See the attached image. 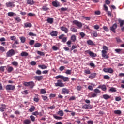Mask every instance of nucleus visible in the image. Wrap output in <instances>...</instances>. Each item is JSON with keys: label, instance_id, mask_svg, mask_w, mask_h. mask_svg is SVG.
<instances>
[{"label": "nucleus", "instance_id": "a19ab883", "mask_svg": "<svg viewBox=\"0 0 124 124\" xmlns=\"http://www.w3.org/2000/svg\"><path fill=\"white\" fill-rule=\"evenodd\" d=\"M38 55H40V56H45V53L42 51H37Z\"/></svg>", "mask_w": 124, "mask_h": 124}, {"label": "nucleus", "instance_id": "603ef678", "mask_svg": "<svg viewBox=\"0 0 124 124\" xmlns=\"http://www.w3.org/2000/svg\"><path fill=\"white\" fill-rule=\"evenodd\" d=\"M54 119H56V120H62V117H61L58 116L54 115Z\"/></svg>", "mask_w": 124, "mask_h": 124}, {"label": "nucleus", "instance_id": "1a4fd4ad", "mask_svg": "<svg viewBox=\"0 0 124 124\" xmlns=\"http://www.w3.org/2000/svg\"><path fill=\"white\" fill-rule=\"evenodd\" d=\"M102 57L104 58V59H108L109 57H108V55H107V51H105V50H102Z\"/></svg>", "mask_w": 124, "mask_h": 124}, {"label": "nucleus", "instance_id": "9b49d317", "mask_svg": "<svg viewBox=\"0 0 124 124\" xmlns=\"http://www.w3.org/2000/svg\"><path fill=\"white\" fill-rule=\"evenodd\" d=\"M117 24H114L112 27H110V30L112 32H114L115 33V32H116V29H117Z\"/></svg>", "mask_w": 124, "mask_h": 124}, {"label": "nucleus", "instance_id": "bb28decb", "mask_svg": "<svg viewBox=\"0 0 124 124\" xmlns=\"http://www.w3.org/2000/svg\"><path fill=\"white\" fill-rule=\"evenodd\" d=\"M87 43L88 44V45H94V44L93 43V42L92 41V40H89L87 41Z\"/></svg>", "mask_w": 124, "mask_h": 124}, {"label": "nucleus", "instance_id": "f3484780", "mask_svg": "<svg viewBox=\"0 0 124 124\" xmlns=\"http://www.w3.org/2000/svg\"><path fill=\"white\" fill-rule=\"evenodd\" d=\"M42 10H43V11H48V10H50V8L48 7V4H45L42 7Z\"/></svg>", "mask_w": 124, "mask_h": 124}, {"label": "nucleus", "instance_id": "58836bf2", "mask_svg": "<svg viewBox=\"0 0 124 124\" xmlns=\"http://www.w3.org/2000/svg\"><path fill=\"white\" fill-rule=\"evenodd\" d=\"M84 73L85 74H91V71L89 69H86L84 71Z\"/></svg>", "mask_w": 124, "mask_h": 124}, {"label": "nucleus", "instance_id": "052dcab7", "mask_svg": "<svg viewBox=\"0 0 124 124\" xmlns=\"http://www.w3.org/2000/svg\"><path fill=\"white\" fill-rule=\"evenodd\" d=\"M64 68H65V67H64V66H61L60 68H59V70L60 71H62L63 70H64Z\"/></svg>", "mask_w": 124, "mask_h": 124}, {"label": "nucleus", "instance_id": "ea45409f", "mask_svg": "<svg viewBox=\"0 0 124 124\" xmlns=\"http://www.w3.org/2000/svg\"><path fill=\"white\" fill-rule=\"evenodd\" d=\"M62 79L63 80L64 82H66L68 80V77H64L62 76Z\"/></svg>", "mask_w": 124, "mask_h": 124}, {"label": "nucleus", "instance_id": "6ab92c4d", "mask_svg": "<svg viewBox=\"0 0 124 124\" xmlns=\"http://www.w3.org/2000/svg\"><path fill=\"white\" fill-rule=\"evenodd\" d=\"M95 76H96V73H93L89 76V79H93L95 78Z\"/></svg>", "mask_w": 124, "mask_h": 124}, {"label": "nucleus", "instance_id": "9d476101", "mask_svg": "<svg viewBox=\"0 0 124 124\" xmlns=\"http://www.w3.org/2000/svg\"><path fill=\"white\" fill-rule=\"evenodd\" d=\"M86 53H87L89 54L90 56V57H92V58H95L96 57V54L90 51V50H86Z\"/></svg>", "mask_w": 124, "mask_h": 124}, {"label": "nucleus", "instance_id": "09e8293b", "mask_svg": "<svg viewBox=\"0 0 124 124\" xmlns=\"http://www.w3.org/2000/svg\"><path fill=\"white\" fill-rule=\"evenodd\" d=\"M15 20L16 21H17V22L18 23H20V22H21V21H22V19H21V18H20V17H16V18H15Z\"/></svg>", "mask_w": 124, "mask_h": 124}, {"label": "nucleus", "instance_id": "473e14b6", "mask_svg": "<svg viewBox=\"0 0 124 124\" xmlns=\"http://www.w3.org/2000/svg\"><path fill=\"white\" fill-rule=\"evenodd\" d=\"M41 44H40V43H36V44H35L34 47H35V48H39V47H40V46H41Z\"/></svg>", "mask_w": 124, "mask_h": 124}, {"label": "nucleus", "instance_id": "f704fd0d", "mask_svg": "<svg viewBox=\"0 0 124 124\" xmlns=\"http://www.w3.org/2000/svg\"><path fill=\"white\" fill-rule=\"evenodd\" d=\"M92 34L93 36H94V37H97L98 36V34H97V32L96 31H92Z\"/></svg>", "mask_w": 124, "mask_h": 124}, {"label": "nucleus", "instance_id": "b1692460", "mask_svg": "<svg viewBox=\"0 0 124 124\" xmlns=\"http://www.w3.org/2000/svg\"><path fill=\"white\" fill-rule=\"evenodd\" d=\"M118 22L120 23V27H123V26H124V20H123L121 19H118Z\"/></svg>", "mask_w": 124, "mask_h": 124}, {"label": "nucleus", "instance_id": "dca6fc26", "mask_svg": "<svg viewBox=\"0 0 124 124\" xmlns=\"http://www.w3.org/2000/svg\"><path fill=\"white\" fill-rule=\"evenodd\" d=\"M34 79L37 81H41V80L43 79V76H35L34 77Z\"/></svg>", "mask_w": 124, "mask_h": 124}, {"label": "nucleus", "instance_id": "4be33fe9", "mask_svg": "<svg viewBox=\"0 0 124 124\" xmlns=\"http://www.w3.org/2000/svg\"><path fill=\"white\" fill-rule=\"evenodd\" d=\"M47 23L49 24H53V22H54V18H48L47 19Z\"/></svg>", "mask_w": 124, "mask_h": 124}, {"label": "nucleus", "instance_id": "e433bc0d", "mask_svg": "<svg viewBox=\"0 0 124 124\" xmlns=\"http://www.w3.org/2000/svg\"><path fill=\"white\" fill-rule=\"evenodd\" d=\"M35 110V107L34 106H32L29 108V111L31 112H33Z\"/></svg>", "mask_w": 124, "mask_h": 124}, {"label": "nucleus", "instance_id": "bf43d9fd", "mask_svg": "<svg viewBox=\"0 0 124 124\" xmlns=\"http://www.w3.org/2000/svg\"><path fill=\"white\" fill-rule=\"evenodd\" d=\"M0 50L1 51V52H5V49L4 48V47L2 46H0Z\"/></svg>", "mask_w": 124, "mask_h": 124}, {"label": "nucleus", "instance_id": "72a5a7b5", "mask_svg": "<svg viewBox=\"0 0 124 124\" xmlns=\"http://www.w3.org/2000/svg\"><path fill=\"white\" fill-rule=\"evenodd\" d=\"M114 114H116V115H121L122 114V111L120 110H115L114 111Z\"/></svg>", "mask_w": 124, "mask_h": 124}, {"label": "nucleus", "instance_id": "39448f33", "mask_svg": "<svg viewBox=\"0 0 124 124\" xmlns=\"http://www.w3.org/2000/svg\"><path fill=\"white\" fill-rule=\"evenodd\" d=\"M73 23L76 25V26H77L78 28H82V23H81L80 21H78V20H74L73 21Z\"/></svg>", "mask_w": 124, "mask_h": 124}, {"label": "nucleus", "instance_id": "f8f14e48", "mask_svg": "<svg viewBox=\"0 0 124 124\" xmlns=\"http://www.w3.org/2000/svg\"><path fill=\"white\" fill-rule=\"evenodd\" d=\"M60 30L62 31H64L65 33H67L68 32V29L66 27H64L63 26H62L60 27Z\"/></svg>", "mask_w": 124, "mask_h": 124}, {"label": "nucleus", "instance_id": "4c0bfd02", "mask_svg": "<svg viewBox=\"0 0 124 124\" xmlns=\"http://www.w3.org/2000/svg\"><path fill=\"white\" fill-rule=\"evenodd\" d=\"M11 64L14 65V66H18V64H19L16 61H13Z\"/></svg>", "mask_w": 124, "mask_h": 124}, {"label": "nucleus", "instance_id": "3c124183", "mask_svg": "<svg viewBox=\"0 0 124 124\" xmlns=\"http://www.w3.org/2000/svg\"><path fill=\"white\" fill-rule=\"evenodd\" d=\"M104 78L105 80H109V79H110V77L108 75H105L104 76Z\"/></svg>", "mask_w": 124, "mask_h": 124}, {"label": "nucleus", "instance_id": "0e129e2a", "mask_svg": "<svg viewBox=\"0 0 124 124\" xmlns=\"http://www.w3.org/2000/svg\"><path fill=\"white\" fill-rule=\"evenodd\" d=\"M29 35L30 36H36V34L33 33L32 32H29Z\"/></svg>", "mask_w": 124, "mask_h": 124}, {"label": "nucleus", "instance_id": "338daca9", "mask_svg": "<svg viewBox=\"0 0 124 124\" xmlns=\"http://www.w3.org/2000/svg\"><path fill=\"white\" fill-rule=\"evenodd\" d=\"M41 93H42V94H44L46 93V91H45V90L44 89H41Z\"/></svg>", "mask_w": 124, "mask_h": 124}, {"label": "nucleus", "instance_id": "37998d69", "mask_svg": "<svg viewBox=\"0 0 124 124\" xmlns=\"http://www.w3.org/2000/svg\"><path fill=\"white\" fill-rule=\"evenodd\" d=\"M42 97L44 101H48V97L47 96L42 95Z\"/></svg>", "mask_w": 124, "mask_h": 124}, {"label": "nucleus", "instance_id": "774afa93", "mask_svg": "<svg viewBox=\"0 0 124 124\" xmlns=\"http://www.w3.org/2000/svg\"><path fill=\"white\" fill-rule=\"evenodd\" d=\"M60 10H61V11H66V10H67V8L62 7L60 9Z\"/></svg>", "mask_w": 124, "mask_h": 124}, {"label": "nucleus", "instance_id": "cd10ccee", "mask_svg": "<svg viewBox=\"0 0 124 124\" xmlns=\"http://www.w3.org/2000/svg\"><path fill=\"white\" fill-rule=\"evenodd\" d=\"M38 66H39V67H40V68H41V69H47V66H46V65H39Z\"/></svg>", "mask_w": 124, "mask_h": 124}, {"label": "nucleus", "instance_id": "c03bdc74", "mask_svg": "<svg viewBox=\"0 0 124 124\" xmlns=\"http://www.w3.org/2000/svg\"><path fill=\"white\" fill-rule=\"evenodd\" d=\"M79 35H80L81 37H82V38H84V37H85V36H86V34H85L84 32H81L79 33Z\"/></svg>", "mask_w": 124, "mask_h": 124}, {"label": "nucleus", "instance_id": "8fccbe9b", "mask_svg": "<svg viewBox=\"0 0 124 124\" xmlns=\"http://www.w3.org/2000/svg\"><path fill=\"white\" fill-rule=\"evenodd\" d=\"M109 91L110 92H112V93H114L115 92H117V90H116V88L111 87Z\"/></svg>", "mask_w": 124, "mask_h": 124}, {"label": "nucleus", "instance_id": "6e6d98bb", "mask_svg": "<svg viewBox=\"0 0 124 124\" xmlns=\"http://www.w3.org/2000/svg\"><path fill=\"white\" fill-rule=\"evenodd\" d=\"M16 44H19V40H16L15 41L14 44L13 45V47H15Z\"/></svg>", "mask_w": 124, "mask_h": 124}, {"label": "nucleus", "instance_id": "412c9836", "mask_svg": "<svg viewBox=\"0 0 124 124\" xmlns=\"http://www.w3.org/2000/svg\"><path fill=\"white\" fill-rule=\"evenodd\" d=\"M103 98H104V99L107 100V99L111 98V96H109V95L108 94H104L103 95Z\"/></svg>", "mask_w": 124, "mask_h": 124}, {"label": "nucleus", "instance_id": "79ce46f5", "mask_svg": "<svg viewBox=\"0 0 124 124\" xmlns=\"http://www.w3.org/2000/svg\"><path fill=\"white\" fill-rule=\"evenodd\" d=\"M70 31H71L73 32H77V29L74 27L71 28Z\"/></svg>", "mask_w": 124, "mask_h": 124}, {"label": "nucleus", "instance_id": "2f4dec72", "mask_svg": "<svg viewBox=\"0 0 124 124\" xmlns=\"http://www.w3.org/2000/svg\"><path fill=\"white\" fill-rule=\"evenodd\" d=\"M24 26L26 28H29L32 27V25H31V23H24Z\"/></svg>", "mask_w": 124, "mask_h": 124}, {"label": "nucleus", "instance_id": "c756f323", "mask_svg": "<svg viewBox=\"0 0 124 124\" xmlns=\"http://www.w3.org/2000/svg\"><path fill=\"white\" fill-rule=\"evenodd\" d=\"M57 114L59 116H61V117H62L63 116V115H64V113H63V111L62 110L59 111L57 112Z\"/></svg>", "mask_w": 124, "mask_h": 124}, {"label": "nucleus", "instance_id": "c9c22d12", "mask_svg": "<svg viewBox=\"0 0 124 124\" xmlns=\"http://www.w3.org/2000/svg\"><path fill=\"white\" fill-rule=\"evenodd\" d=\"M109 49H108V47L106 46H103V50L102 51H105V52H107Z\"/></svg>", "mask_w": 124, "mask_h": 124}, {"label": "nucleus", "instance_id": "aec40b11", "mask_svg": "<svg viewBox=\"0 0 124 124\" xmlns=\"http://www.w3.org/2000/svg\"><path fill=\"white\" fill-rule=\"evenodd\" d=\"M50 35L51 36H57V35H58V31H53L51 32H50Z\"/></svg>", "mask_w": 124, "mask_h": 124}, {"label": "nucleus", "instance_id": "a878e982", "mask_svg": "<svg viewBox=\"0 0 124 124\" xmlns=\"http://www.w3.org/2000/svg\"><path fill=\"white\" fill-rule=\"evenodd\" d=\"M71 40L73 41V42H74L76 41V36L75 35H73L71 37Z\"/></svg>", "mask_w": 124, "mask_h": 124}, {"label": "nucleus", "instance_id": "6e6552de", "mask_svg": "<svg viewBox=\"0 0 124 124\" xmlns=\"http://www.w3.org/2000/svg\"><path fill=\"white\" fill-rule=\"evenodd\" d=\"M6 6L7 7H15V4H14V2L9 1L6 3Z\"/></svg>", "mask_w": 124, "mask_h": 124}, {"label": "nucleus", "instance_id": "20e7f679", "mask_svg": "<svg viewBox=\"0 0 124 124\" xmlns=\"http://www.w3.org/2000/svg\"><path fill=\"white\" fill-rule=\"evenodd\" d=\"M6 90L7 91H12L15 90V86L12 85H7L6 86Z\"/></svg>", "mask_w": 124, "mask_h": 124}, {"label": "nucleus", "instance_id": "7c9ffc66", "mask_svg": "<svg viewBox=\"0 0 124 124\" xmlns=\"http://www.w3.org/2000/svg\"><path fill=\"white\" fill-rule=\"evenodd\" d=\"M19 38L22 43H25V42H26V38H25V37H20Z\"/></svg>", "mask_w": 124, "mask_h": 124}, {"label": "nucleus", "instance_id": "2eb2a0df", "mask_svg": "<svg viewBox=\"0 0 124 124\" xmlns=\"http://www.w3.org/2000/svg\"><path fill=\"white\" fill-rule=\"evenodd\" d=\"M5 110H6V105L2 104L0 107V110L1 112H4Z\"/></svg>", "mask_w": 124, "mask_h": 124}, {"label": "nucleus", "instance_id": "423d86ee", "mask_svg": "<svg viewBox=\"0 0 124 124\" xmlns=\"http://www.w3.org/2000/svg\"><path fill=\"white\" fill-rule=\"evenodd\" d=\"M82 108L83 109H92V108H93V107H92V105L90 104H85L83 106H82Z\"/></svg>", "mask_w": 124, "mask_h": 124}, {"label": "nucleus", "instance_id": "c85d7f7f", "mask_svg": "<svg viewBox=\"0 0 124 124\" xmlns=\"http://www.w3.org/2000/svg\"><path fill=\"white\" fill-rule=\"evenodd\" d=\"M21 56L22 57H27V56H29V53L26 52H22L21 53Z\"/></svg>", "mask_w": 124, "mask_h": 124}, {"label": "nucleus", "instance_id": "5701e85b", "mask_svg": "<svg viewBox=\"0 0 124 124\" xmlns=\"http://www.w3.org/2000/svg\"><path fill=\"white\" fill-rule=\"evenodd\" d=\"M52 5L55 7H58V6H60V3L57 1H53L52 2Z\"/></svg>", "mask_w": 124, "mask_h": 124}, {"label": "nucleus", "instance_id": "f257e3e1", "mask_svg": "<svg viewBox=\"0 0 124 124\" xmlns=\"http://www.w3.org/2000/svg\"><path fill=\"white\" fill-rule=\"evenodd\" d=\"M6 57L7 58H10L13 56L15 55V51L14 49H10V50L8 51L6 53Z\"/></svg>", "mask_w": 124, "mask_h": 124}, {"label": "nucleus", "instance_id": "a18cd8bd", "mask_svg": "<svg viewBox=\"0 0 124 124\" xmlns=\"http://www.w3.org/2000/svg\"><path fill=\"white\" fill-rule=\"evenodd\" d=\"M25 124H31V121L29 119L25 120L24 121Z\"/></svg>", "mask_w": 124, "mask_h": 124}, {"label": "nucleus", "instance_id": "393cba45", "mask_svg": "<svg viewBox=\"0 0 124 124\" xmlns=\"http://www.w3.org/2000/svg\"><path fill=\"white\" fill-rule=\"evenodd\" d=\"M27 2L28 4H30L31 5H32L34 3L33 0H28Z\"/></svg>", "mask_w": 124, "mask_h": 124}, {"label": "nucleus", "instance_id": "864d4df0", "mask_svg": "<svg viewBox=\"0 0 124 124\" xmlns=\"http://www.w3.org/2000/svg\"><path fill=\"white\" fill-rule=\"evenodd\" d=\"M11 40H13V41H15L16 40V36H11L10 37Z\"/></svg>", "mask_w": 124, "mask_h": 124}, {"label": "nucleus", "instance_id": "0eeeda50", "mask_svg": "<svg viewBox=\"0 0 124 124\" xmlns=\"http://www.w3.org/2000/svg\"><path fill=\"white\" fill-rule=\"evenodd\" d=\"M103 71L104 72H106V73H113L114 72V70L113 69L110 68H104Z\"/></svg>", "mask_w": 124, "mask_h": 124}, {"label": "nucleus", "instance_id": "13d9d810", "mask_svg": "<svg viewBox=\"0 0 124 124\" xmlns=\"http://www.w3.org/2000/svg\"><path fill=\"white\" fill-rule=\"evenodd\" d=\"M30 119H31V121H32V122H34V121H35V117L32 115L30 116Z\"/></svg>", "mask_w": 124, "mask_h": 124}, {"label": "nucleus", "instance_id": "a211bd4d", "mask_svg": "<svg viewBox=\"0 0 124 124\" xmlns=\"http://www.w3.org/2000/svg\"><path fill=\"white\" fill-rule=\"evenodd\" d=\"M62 93L64 94H68L69 93V90L66 88H63L62 89Z\"/></svg>", "mask_w": 124, "mask_h": 124}, {"label": "nucleus", "instance_id": "4468645a", "mask_svg": "<svg viewBox=\"0 0 124 124\" xmlns=\"http://www.w3.org/2000/svg\"><path fill=\"white\" fill-rule=\"evenodd\" d=\"M8 16L9 17H16L17 14L13 12H10L8 13Z\"/></svg>", "mask_w": 124, "mask_h": 124}, {"label": "nucleus", "instance_id": "7ed1b4c3", "mask_svg": "<svg viewBox=\"0 0 124 124\" xmlns=\"http://www.w3.org/2000/svg\"><path fill=\"white\" fill-rule=\"evenodd\" d=\"M55 87H64V84L62 82V80H58L57 83H55Z\"/></svg>", "mask_w": 124, "mask_h": 124}, {"label": "nucleus", "instance_id": "de8ad7c7", "mask_svg": "<svg viewBox=\"0 0 124 124\" xmlns=\"http://www.w3.org/2000/svg\"><path fill=\"white\" fill-rule=\"evenodd\" d=\"M13 67L10 66L8 68L7 71L8 72H11V71H13Z\"/></svg>", "mask_w": 124, "mask_h": 124}, {"label": "nucleus", "instance_id": "69168bd1", "mask_svg": "<svg viewBox=\"0 0 124 124\" xmlns=\"http://www.w3.org/2000/svg\"><path fill=\"white\" fill-rule=\"evenodd\" d=\"M42 72L40 71V70H37L36 72V74H37L38 75H41Z\"/></svg>", "mask_w": 124, "mask_h": 124}, {"label": "nucleus", "instance_id": "5fc2aeb1", "mask_svg": "<svg viewBox=\"0 0 124 124\" xmlns=\"http://www.w3.org/2000/svg\"><path fill=\"white\" fill-rule=\"evenodd\" d=\"M115 51H116V53H117V54H120L121 52L122 51V49H115Z\"/></svg>", "mask_w": 124, "mask_h": 124}, {"label": "nucleus", "instance_id": "680f3d73", "mask_svg": "<svg viewBox=\"0 0 124 124\" xmlns=\"http://www.w3.org/2000/svg\"><path fill=\"white\" fill-rule=\"evenodd\" d=\"M71 71H72L71 70H66L65 73H66V74L70 75V74H71Z\"/></svg>", "mask_w": 124, "mask_h": 124}, {"label": "nucleus", "instance_id": "e2e57ef3", "mask_svg": "<svg viewBox=\"0 0 124 124\" xmlns=\"http://www.w3.org/2000/svg\"><path fill=\"white\" fill-rule=\"evenodd\" d=\"M30 45H33L34 44V40H31L29 42Z\"/></svg>", "mask_w": 124, "mask_h": 124}, {"label": "nucleus", "instance_id": "ddd939ff", "mask_svg": "<svg viewBox=\"0 0 124 124\" xmlns=\"http://www.w3.org/2000/svg\"><path fill=\"white\" fill-rule=\"evenodd\" d=\"M98 89H101L102 91H106V90H107L106 85L105 84L99 85L98 86Z\"/></svg>", "mask_w": 124, "mask_h": 124}, {"label": "nucleus", "instance_id": "4d7b16f0", "mask_svg": "<svg viewBox=\"0 0 124 124\" xmlns=\"http://www.w3.org/2000/svg\"><path fill=\"white\" fill-rule=\"evenodd\" d=\"M94 92L96 93H100V90H99L98 89H95Z\"/></svg>", "mask_w": 124, "mask_h": 124}, {"label": "nucleus", "instance_id": "49530a36", "mask_svg": "<svg viewBox=\"0 0 124 124\" xmlns=\"http://www.w3.org/2000/svg\"><path fill=\"white\" fill-rule=\"evenodd\" d=\"M52 49L53 51H57V50H59V47L56 46H52Z\"/></svg>", "mask_w": 124, "mask_h": 124}, {"label": "nucleus", "instance_id": "f03ea898", "mask_svg": "<svg viewBox=\"0 0 124 124\" xmlns=\"http://www.w3.org/2000/svg\"><path fill=\"white\" fill-rule=\"evenodd\" d=\"M24 85L26 87H29V86L30 88H32L34 87V82H33V81L26 82H24Z\"/></svg>", "mask_w": 124, "mask_h": 124}]
</instances>
